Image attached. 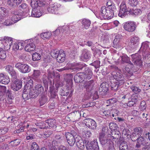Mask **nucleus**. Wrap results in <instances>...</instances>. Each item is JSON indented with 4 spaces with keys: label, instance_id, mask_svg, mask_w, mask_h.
I'll return each instance as SVG.
<instances>
[{
    "label": "nucleus",
    "instance_id": "obj_1",
    "mask_svg": "<svg viewBox=\"0 0 150 150\" xmlns=\"http://www.w3.org/2000/svg\"><path fill=\"white\" fill-rule=\"evenodd\" d=\"M111 75L115 81L111 82V88L112 90L116 91L122 86L125 82V78L123 75L118 72L113 71Z\"/></svg>",
    "mask_w": 150,
    "mask_h": 150
},
{
    "label": "nucleus",
    "instance_id": "obj_2",
    "mask_svg": "<svg viewBox=\"0 0 150 150\" xmlns=\"http://www.w3.org/2000/svg\"><path fill=\"white\" fill-rule=\"evenodd\" d=\"M111 75L115 81L111 82V88L112 90L116 91L122 86L125 82V78L123 75L118 72L113 71Z\"/></svg>",
    "mask_w": 150,
    "mask_h": 150
},
{
    "label": "nucleus",
    "instance_id": "obj_3",
    "mask_svg": "<svg viewBox=\"0 0 150 150\" xmlns=\"http://www.w3.org/2000/svg\"><path fill=\"white\" fill-rule=\"evenodd\" d=\"M116 11L105 6H102L100 10V15L104 18L110 19L114 17Z\"/></svg>",
    "mask_w": 150,
    "mask_h": 150
},
{
    "label": "nucleus",
    "instance_id": "obj_4",
    "mask_svg": "<svg viewBox=\"0 0 150 150\" xmlns=\"http://www.w3.org/2000/svg\"><path fill=\"white\" fill-rule=\"evenodd\" d=\"M75 133L74 131H72L71 132H65V135L66 137L67 142L71 146H73L75 142H77L78 143L80 142V140H77V137H75Z\"/></svg>",
    "mask_w": 150,
    "mask_h": 150
},
{
    "label": "nucleus",
    "instance_id": "obj_5",
    "mask_svg": "<svg viewBox=\"0 0 150 150\" xmlns=\"http://www.w3.org/2000/svg\"><path fill=\"white\" fill-rule=\"evenodd\" d=\"M132 58V61L134 65V67L137 66L139 67L142 65V57L141 55L138 53H135L132 54L131 55Z\"/></svg>",
    "mask_w": 150,
    "mask_h": 150
},
{
    "label": "nucleus",
    "instance_id": "obj_6",
    "mask_svg": "<svg viewBox=\"0 0 150 150\" xmlns=\"http://www.w3.org/2000/svg\"><path fill=\"white\" fill-rule=\"evenodd\" d=\"M60 6V4L51 1L49 3L47 10L49 13L55 14Z\"/></svg>",
    "mask_w": 150,
    "mask_h": 150
},
{
    "label": "nucleus",
    "instance_id": "obj_7",
    "mask_svg": "<svg viewBox=\"0 0 150 150\" xmlns=\"http://www.w3.org/2000/svg\"><path fill=\"white\" fill-rule=\"evenodd\" d=\"M15 67L23 73L28 72L30 71V67L28 65L21 63L16 64Z\"/></svg>",
    "mask_w": 150,
    "mask_h": 150
},
{
    "label": "nucleus",
    "instance_id": "obj_8",
    "mask_svg": "<svg viewBox=\"0 0 150 150\" xmlns=\"http://www.w3.org/2000/svg\"><path fill=\"white\" fill-rule=\"evenodd\" d=\"M149 42L148 41H145L142 43L141 46L139 50L140 52H142L143 56L146 57V55L149 54L150 55V48L149 47Z\"/></svg>",
    "mask_w": 150,
    "mask_h": 150
},
{
    "label": "nucleus",
    "instance_id": "obj_9",
    "mask_svg": "<svg viewBox=\"0 0 150 150\" xmlns=\"http://www.w3.org/2000/svg\"><path fill=\"white\" fill-rule=\"evenodd\" d=\"M11 14L12 16L11 17L13 18L14 20H16V22H17L21 19V16L26 17L27 15L23 14V13L20 12V11L18 9H15L11 11Z\"/></svg>",
    "mask_w": 150,
    "mask_h": 150
},
{
    "label": "nucleus",
    "instance_id": "obj_10",
    "mask_svg": "<svg viewBox=\"0 0 150 150\" xmlns=\"http://www.w3.org/2000/svg\"><path fill=\"white\" fill-rule=\"evenodd\" d=\"M124 28L126 30L130 32H133L136 28V24L133 21H128L124 23Z\"/></svg>",
    "mask_w": 150,
    "mask_h": 150
},
{
    "label": "nucleus",
    "instance_id": "obj_11",
    "mask_svg": "<svg viewBox=\"0 0 150 150\" xmlns=\"http://www.w3.org/2000/svg\"><path fill=\"white\" fill-rule=\"evenodd\" d=\"M110 134H109L107 136L109 137V140H112L114 141L115 139H117L120 138V133L119 131L116 129L115 130H111L110 131Z\"/></svg>",
    "mask_w": 150,
    "mask_h": 150
},
{
    "label": "nucleus",
    "instance_id": "obj_12",
    "mask_svg": "<svg viewBox=\"0 0 150 150\" xmlns=\"http://www.w3.org/2000/svg\"><path fill=\"white\" fill-rule=\"evenodd\" d=\"M91 55L90 51L87 49H84L82 51L81 58L83 61H87L91 58Z\"/></svg>",
    "mask_w": 150,
    "mask_h": 150
},
{
    "label": "nucleus",
    "instance_id": "obj_13",
    "mask_svg": "<svg viewBox=\"0 0 150 150\" xmlns=\"http://www.w3.org/2000/svg\"><path fill=\"white\" fill-rule=\"evenodd\" d=\"M87 150H99V149L98 142L96 140H94L90 143L86 145Z\"/></svg>",
    "mask_w": 150,
    "mask_h": 150
},
{
    "label": "nucleus",
    "instance_id": "obj_14",
    "mask_svg": "<svg viewBox=\"0 0 150 150\" xmlns=\"http://www.w3.org/2000/svg\"><path fill=\"white\" fill-rule=\"evenodd\" d=\"M85 125L89 128L92 129H94L97 127V124L93 120L90 118H86L85 120Z\"/></svg>",
    "mask_w": 150,
    "mask_h": 150
},
{
    "label": "nucleus",
    "instance_id": "obj_15",
    "mask_svg": "<svg viewBox=\"0 0 150 150\" xmlns=\"http://www.w3.org/2000/svg\"><path fill=\"white\" fill-rule=\"evenodd\" d=\"M54 139L52 142V146L51 147H55L56 146H57L59 144H60L62 140V137L61 136V134H57L55 135Z\"/></svg>",
    "mask_w": 150,
    "mask_h": 150
},
{
    "label": "nucleus",
    "instance_id": "obj_16",
    "mask_svg": "<svg viewBox=\"0 0 150 150\" xmlns=\"http://www.w3.org/2000/svg\"><path fill=\"white\" fill-rule=\"evenodd\" d=\"M35 45L32 40H29L25 47V50L28 52H30L34 51L35 48Z\"/></svg>",
    "mask_w": 150,
    "mask_h": 150
},
{
    "label": "nucleus",
    "instance_id": "obj_17",
    "mask_svg": "<svg viewBox=\"0 0 150 150\" xmlns=\"http://www.w3.org/2000/svg\"><path fill=\"white\" fill-rule=\"evenodd\" d=\"M108 89V85L106 82H103L100 85L99 91L101 94H105Z\"/></svg>",
    "mask_w": 150,
    "mask_h": 150
},
{
    "label": "nucleus",
    "instance_id": "obj_18",
    "mask_svg": "<svg viewBox=\"0 0 150 150\" xmlns=\"http://www.w3.org/2000/svg\"><path fill=\"white\" fill-rule=\"evenodd\" d=\"M120 59L121 60L122 63H126L129 64L128 66H130V69L134 68V65L130 60V59L127 55H124L122 56H120Z\"/></svg>",
    "mask_w": 150,
    "mask_h": 150
},
{
    "label": "nucleus",
    "instance_id": "obj_19",
    "mask_svg": "<svg viewBox=\"0 0 150 150\" xmlns=\"http://www.w3.org/2000/svg\"><path fill=\"white\" fill-rule=\"evenodd\" d=\"M10 82V79L8 76L3 73L0 74V82L2 83L6 84Z\"/></svg>",
    "mask_w": 150,
    "mask_h": 150
},
{
    "label": "nucleus",
    "instance_id": "obj_20",
    "mask_svg": "<svg viewBox=\"0 0 150 150\" xmlns=\"http://www.w3.org/2000/svg\"><path fill=\"white\" fill-rule=\"evenodd\" d=\"M105 134H104L100 133H99V139L101 144L103 145L106 144H109V143L110 141H112L111 140H108V139L105 137Z\"/></svg>",
    "mask_w": 150,
    "mask_h": 150
},
{
    "label": "nucleus",
    "instance_id": "obj_21",
    "mask_svg": "<svg viewBox=\"0 0 150 150\" xmlns=\"http://www.w3.org/2000/svg\"><path fill=\"white\" fill-rule=\"evenodd\" d=\"M44 0H31V6L34 8L42 6L44 4Z\"/></svg>",
    "mask_w": 150,
    "mask_h": 150
},
{
    "label": "nucleus",
    "instance_id": "obj_22",
    "mask_svg": "<svg viewBox=\"0 0 150 150\" xmlns=\"http://www.w3.org/2000/svg\"><path fill=\"white\" fill-rule=\"evenodd\" d=\"M22 84L20 81H16L11 84V88L13 91H18L21 88Z\"/></svg>",
    "mask_w": 150,
    "mask_h": 150
},
{
    "label": "nucleus",
    "instance_id": "obj_23",
    "mask_svg": "<svg viewBox=\"0 0 150 150\" xmlns=\"http://www.w3.org/2000/svg\"><path fill=\"white\" fill-rule=\"evenodd\" d=\"M94 85L93 80L87 81L85 84V88L87 92H89L93 89Z\"/></svg>",
    "mask_w": 150,
    "mask_h": 150
},
{
    "label": "nucleus",
    "instance_id": "obj_24",
    "mask_svg": "<svg viewBox=\"0 0 150 150\" xmlns=\"http://www.w3.org/2000/svg\"><path fill=\"white\" fill-rule=\"evenodd\" d=\"M74 80L75 82L79 83L84 81L83 73L80 72L78 73L74 77Z\"/></svg>",
    "mask_w": 150,
    "mask_h": 150
},
{
    "label": "nucleus",
    "instance_id": "obj_25",
    "mask_svg": "<svg viewBox=\"0 0 150 150\" xmlns=\"http://www.w3.org/2000/svg\"><path fill=\"white\" fill-rule=\"evenodd\" d=\"M57 89L54 88L52 85L50 86V96L51 98H55L57 96Z\"/></svg>",
    "mask_w": 150,
    "mask_h": 150
},
{
    "label": "nucleus",
    "instance_id": "obj_26",
    "mask_svg": "<svg viewBox=\"0 0 150 150\" xmlns=\"http://www.w3.org/2000/svg\"><path fill=\"white\" fill-rule=\"evenodd\" d=\"M122 38L121 35H117L115 37V38L113 41V44L112 46L113 47L117 48L119 47V42Z\"/></svg>",
    "mask_w": 150,
    "mask_h": 150
},
{
    "label": "nucleus",
    "instance_id": "obj_27",
    "mask_svg": "<svg viewBox=\"0 0 150 150\" xmlns=\"http://www.w3.org/2000/svg\"><path fill=\"white\" fill-rule=\"evenodd\" d=\"M42 15L41 11L36 8H34L33 9L31 13V16L34 17H39Z\"/></svg>",
    "mask_w": 150,
    "mask_h": 150
},
{
    "label": "nucleus",
    "instance_id": "obj_28",
    "mask_svg": "<svg viewBox=\"0 0 150 150\" xmlns=\"http://www.w3.org/2000/svg\"><path fill=\"white\" fill-rule=\"evenodd\" d=\"M85 71L83 72L84 79H90L92 76V73L91 70L88 68H85Z\"/></svg>",
    "mask_w": 150,
    "mask_h": 150
},
{
    "label": "nucleus",
    "instance_id": "obj_29",
    "mask_svg": "<svg viewBox=\"0 0 150 150\" xmlns=\"http://www.w3.org/2000/svg\"><path fill=\"white\" fill-rule=\"evenodd\" d=\"M64 52L62 50H59V54L56 58L57 61L59 63L62 62L65 59V54Z\"/></svg>",
    "mask_w": 150,
    "mask_h": 150
},
{
    "label": "nucleus",
    "instance_id": "obj_30",
    "mask_svg": "<svg viewBox=\"0 0 150 150\" xmlns=\"http://www.w3.org/2000/svg\"><path fill=\"white\" fill-rule=\"evenodd\" d=\"M19 8H21V12L23 13V14L28 16V13L29 12V8L27 5L25 3H23L19 6Z\"/></svg>",
    "mask_w": 150,
    "mask_h": 150
},
{
    "label": "nucleus",
    "instance_id": "obj_31",
    "mask_svg": "<svg viewBox=\"0 0 150 150\" xmlns=\"http://www.w3.org/2000/svg\"><path fill=\"white\" fill-rule=\"evenodd\" d=\"M130 10H129L120 8L118 15L119 16L123 18L125 17L128 14H130Z\"/></svg>",
    "mask_w": 150,
    "mask_h": 150
},
{
    "label": "nucleus",
    "instance_id": "obj_32",
    "mask_svg": "<svg viewBox=\"0 0 150 150\" xmlns=\"http://www.w3.org/2000/svg\"><path fill=\"white\" fill-rule=\"evenodd\" d=\"M45 123L46 124L47 126L48 125V127H56V120L54 119H49L46 120L45 121Z\"/></svg>",
    "mask_w": 150,
    "mask_h": 150
},
{
    "label": "nucleus",
    "instance_id": "obj_33",
    "mask_svg": "<svg viewBox=\"0 0 150 150\" xmlns=\"http://www.w3.org/2000/svg\"><path fill=\"white\" fill-rule=\"evenodd\" d=\"M5 69L12 77L13 78L15 77L16 76V73L11 66L9 65L7 66L5 68Z\"/></svg>",
    "mask_w": 150,
    "mask_h": 150
},
{
    "label": "nucleus",
    "instance_id": "obj_34",
    "mask_svg": "<svg viewBox=\"0 0 150 150\" xmlns=\"http://www.w3.org/2000/svg\"><path fill=\"white\" fill-rule=\"evenodd\" d=\"M48 100V98L47 95H42L40 98L39 102L41 106L43 105L47 102Z\"/></svg>",
    "mask_w": 150,
    "mask_h": 150
},
{
    "label": "nucleus",
    "instance_id": "obj_35",
    "mask_svg": "<svg viewBox=\"0 0 150 150\" xmlns=\"http://www.w3.org/2000/svg\"><path fill=\"white\" fill-rule=\"evenodd\" d=\"M139 38L137 36H134L132 37L130 40L131 43L133 45L137 46L139 43Z\"/></svg>",
    "mask_w": 150,
    "mask_h": 150
},
{
    "label": "nucleus",
    "instance_id": "obj_36",
    "mask_svg": "<svg viewBox=\"0 0 150 150\" xmlns=\"http://www.w3.org/2000/svg\"><path fill=\"white\" fill-rule=\"evenodd\" d=\"M35 125L38 127L40 129H45L48 128V126H47L45 122H39L35 123Z\"/></svg>",
    "mask_w": 150,
    "mask_h": 150
},
{
    "label": "nucleus",
    "instance_id": "obj_37",
    "mask_svg": "<svg viewBox=\"0 0 150 150\" xmlns=\"http://www.w3.org/2000/svg\"><path fill=\"white\" fill-rule=\"evenodd\" d=\"M82 24L84 27L86 29L88 28L90 26L91 22L88 19H83L82 21Z\"/></svg>",
    "mask_w": 150,
    "mask_h": 150
},
{
    "label": "nucleus",
    "instance_id": "obj_38",
    "mask_svg": "<svg viewBox=\"0 0 150 150\" xmlns=\"http://www.w3.org/2000/svg\"><path fill=\"white\" fill-rule=\"evenodd\" d=\"M29 95L30 97L32 98H35L38 95V93H37L34 88H31L30 90Z\"/></svg>",
    "mask_w": 150,
    "mask_h": 150
},
{
    "label": "nucleus",
    "instance_id": "obj_39",
    "mask_svg": "<svg viewBox=\"0 0 150 150\" xmlns=\"http://www.w3.org/2000/svg\"><path fill=\"white\" fill-rule=\"evenodd\" d=\"M106 7L112 9L113 11L116 10L115 6L114 3L110 0L107 1Z\"/></svg>",
    "mask_w": 150,
    "mask_h": 150
},
{
    "label": "nucleus",
    "instance_id": "obj_40",
    "mask_svg": "<svg viewBox=\"0 0 150 150\" xmlns=\"http://www.w3.org/2000/svg\"><path fill=\"white\" fill-rule=\"evenodd\" d=\"M38 94L43 92L44 91V88L42 86L41 84H37L34 88Z\"/></svg>",
    "mask_w": 150,
    "mask_h": 150
},
{
    "label": "nucleus",
    "instance_id": "obj_41",
    "mask_svg": "<svg viewBox=\"0 0 150 150\" xmlns=\"http://www.w3.org/2000/svg\"><path fill=\"white\" fill-rule=\"evenodd\" d=\"M23 46H22L21 43H14L12 46L13 50L16 51L18 50H21L23 48Z\"/></svg>",
    "mask_w": 150,
    "mask_h": 150
},
{
    "label": "nucleus",
    "instance_id": "obj_42",
    "mask_svg": "<svg viewBox=\"0 0 150 150\" xmlns=\"http://www.w3.org/2000/svg\"><path fill=\"white\" fill-rule=\"evenodd\" d=\"M130 14L134 15L135 16L139 15L142 13V11L139 9H137L135 10L130 9Z\"/></svg>",
    "mask_w": 150,
    "mask_h": 150
},
{
    "label": "nucleus",
    "instance_id": "obj_43",
    "mask_svg": "<svg viewBox=\"0 0 150 150\" xmlns=\"http://www.w3.org/2000/svg\"><path fill=\"white\" fill-rule=\"evenodd\" d=\"M6 3L9 6L12 8H14L18 6L15 0H7Z\"/></svg>",
    "mask_w": 150,
    "mask_h": 150
},
{
    "label": "nucleus",
    "instance_id": "obj_44",
    "mask_svg": "<svg viewBox=\"0 0 150 150\" xmlns=\"http://www.w3.org/2000/svg\"><path fill=\"white\" fill-rule=\"evenodd\" d=\"M134 132L138 136H141L143 132V129L139 127H137L134 129Z\"/></svg>",
    "mask_w": 150,
    "mask_h": 150
},
{
    "label": "nucleus",
    "instance_id": "obj_45",
    "mask_svg": "<svg viewBox=\"0 0 150 150\" xmlns=\"http://www.w3.org/2000/svg\"><path fill=\"white\" fill-rule=\"evenodd\" d=\"M51 35V33L50 31L47 32L43 33L40 34V37L41 38L45 39V38L48 39L50 38Z\"/></svg>",
    "mask_w": 150,
    "mask_h": 150
},
{
    "label": "nucleus",
    "instance_id": "obj_46",
    "mask_svg": "<svg viewBox=\"0 0 150 150\" xmlns=\"http://www.w3.org/2000/svg\"><path fill=\"white\" fill-rule=\"evenodd\" d=\"M16 21H16L13 18L11 17V19H8L6 20L4 23V24L8 26L17 22Z\"/></svg>",
    "mask_w": 150,
    "mask_h": 150
},
{
    "label": "nucleus",
    "instance_id": "obj_47",
    "mask_svg": "<svg viewBox=\"0 0 150 150\" xmlns=\"http://www.w3.org/2000/svg\"><path fill=\"white\" fill-rule=\"evenodd\" d=\"M41 58L40 54L38 53H34L32 55V59L33 61H38L40 60Z\"/></svg>",
    "mask_w": 150,
    "mask_h": 150
},
{
    "label": "nucleus",
    "instance_id": "obj_48",
    "mask_svg": "<svg viewBox=\"0 0 150 150\" xmlns=\"http://www.w3.org/2000/svg\"><path fill=\"white\" fill-rule=\"evenodd\" d=\"M8 11L6 8L4 7H0V16L4 17L7 15Z\"/></svg>",
    "mask_w": 150,
    "mask_h": 150
},
{
    "label": "nucleus",
    "instance_id": "obj_49",
    "mask_svg": "<svg viewBox=\"0 0 150 150\" xmlns=\"http://www.w3.org/2000/svg\"><path fill=\"white\" fill-rule=\"evenodd\" d=\"M120 150H128V148L126 143L122 142L119 146Z\"/></svg>",
    "mask_w": 150,
    "mask_h": 150
},
{
    "label": "nucleus",
    "instance_id": "obj_50",
    "mask_svg": "<svg viewBox=\"0 0 150 150\" xmlns=\"http://www.w3.org/2000/svg\"><path fill=\"white\" fill-rule=\"evenodd\" d=\"M146 108V103L144 100H143L140 103L139 109L141 111L145 110Z\"/></svg>",
    "mask_w": 150,
    "mask_h": 150
},
{
    "label": "nucleus",
    "instance_id": "obj_51",
    "mask_svg": "<svg viewBox=\"0 0 150 150\" xmlns=\"http://www.w3.org/2000/svg\"><path fill=\"white\" fill-rule=\"evenodd\" d=\"M30 150H40L39 147L36 142H34L32 143Z\"/></svg>",
    "mask_w": 150,
    "mask_h": 150
},
{
    "label": "nucleus",
    "instance_id": "obj_52",
    "mask_svg": "<svg viewBox=\"0 0 150 150\" xmlns=\"http://www.w3.org/2000/svg\"><path fill=\"white\" fill-rule=\"evenodd\" d=\"M138 4L137 0H129L128 4L132 6H135Z\"/></svg>",
    "mask_w": 150,
    "mask_h": 150
},
{
    "label": "nucleus",
    "instance_id": "obj_53",
    "mask_svg": "<svg viewBox=\"0 0 150 150\" xmlns=\"http://www.w3.org/2000/svg\"><path fill=\"white\" fill-rule=\"evenodd\" d=\"M48 78L49 79L50 78L53 79V84H54V77L55 73L53 71H48Z\"/></svg>",
    "mask_w": 150,
    "mask_h": 150
},
{
    "label": "nucleus",
    "instance_id": "obj_54",
    "mask_svg": "<svg viewBox=\"0 0 150 150\" xmlns=\"http://www.w3.org/2000/svg\"><path fill=\"white\" fill-rule=\"evenodd\" d=\"M137 141V142L140 143L141 144L144 145L145 144H146V142H145L144 138L142 136L140 137L139 136Z\"/></svg>",
    "mask_w": 150,
    "mask_h": 150
},
{
    "label": "nucleus",
    "instance_id": "obj_55",
    "mask_svg": "<svg viewBox=\"0 0 150 150\" xmlns=\"http://www.w3.org/2000/svg\"><path fill=\"white\" fill-rule=\"evenodd\" d=\"M130 88L132 91L135 93H137L141 91L140 89L134 86H131Z\"/></svg>",
    "mask_w": 150,
    "mask_h": 150
},
{
    "label": "nucleus",
    "instance_id": "obj_56",
    "mask_svg": "<svg viewBox=\"0 0 150 150\" xmlns=\"http://www.w3.org/2000/svg\"><path fill=\"white\" fill-rule=\"evenodd\" d=\"M109 127L110 129L111 130H116L118 128V127L116 123H110L109 124Z\"/></svg>",
    "mask_w": 150,
    "mask_h": 150
},
{
    "label": "nucleus",
    "instance_id": "obj_57",
    "mask_svg": "<svg viewBox=\"0 0 150 150\" xmlns=\"http://www.w3.org/2000/svg\"><path fill=\"white\" fill-rule=\"evenodd\" d=\"M117 101V100L115 98H113L107 100V103L108 104V105H107V106L116 103Z\"/></svg>",
    "mask_w": 150,
    "mask_h": 150
},
{
    "label": "nucleus",
    "instance_id": "obj_58",
    "mask_svg": "<svg viewBox=\"0 0 150 150\" xmlns=\"http://www.w3.org/2000/svg\"><path fill=\"white\" fill-rule=\"evenodd\" d=\"M108 147L107 150H115L114 147V144L112 141H110L109 143V144H105Z\"/></svg>",
    "mask_w": 150,
    "mask_h": 150
},
{
    "label": "nucleus",
    "instance_id": "obj_59",
    "mask_svg": "<svg viewBox=\"0 0 150 150\" xmlns=\"http://www.w3.org/2000/svg\"><path fill=\"white\" fill-rule=\"evenodd\" d=\"M130 137L132 141L135 142L137 140L139 136L133 132L130 135Z\"/></svg>",
    "mask_w": 150,
    "mask_h": 150
},
{
    "label": "nucleus",
    "instance_id": "obj_60",
    "mask_svg": "<svg viewBox=\"0 0 150 150\" xmlns=\"http://www.w3.org/2000/svg\"><path fill=\"white\" fill-rule=\"evenodd\" d=\"M138 96L135 94H133L131 96L130 100L136 103L137 101Z\"/></svg>",
    "mask_w": 150,
    "mask_h": 150
},
{
    "label": "nucleus",
    "instance_id": "obj_61",
    "mask_svg": "<svg viewBox=\"0 0 150 150\" xmlns=\"http://www.w3.org/2000/svg\"><path fill=\"white\" fill-rule=\"evenodd\" d=\"M4 40L6 41V42L10 45V46H11L13 41V40L12 38L9 37H4Z\"/></svg>",
    "mask_w": 150,
    "mask_h": 150
},
{
    "label": "nucleus",
    "instance_id": "obj_62",
    "mask_svg": "<svg viewBox=\"0 0 150 150\" xmlns=\"http://www.w3.org/2000/svg\"><path fill=\"white\" fill-rule=\"evenodd\" d=\"M74 115H75V119L76 120L79 119L81 115V112L79 111H74L73 113Z\"/></svg>",
    "mask_w": 150,
    "mask_h": 150
},
{
    "label": "nucleus",
    "instance_id": "obj_63",
    "mask_svg": "<svg viewBox=\"0 0 150 150\" xmlns=\"http://www.w3.org/2000/svg\"><path fill=\"white\" fill-rule=\"evenodd\" d=\"M21 142V140L19 139H17L14 140L13 141H12L10 142V143L13 146H17Z\"/></svg>",
    "mask_w": 150,
    "mask_h": 150
},
{
    "label": "nucleus",
    "instance_id": "obj_64",
    "mask_svg": "<svg viewBox=\"0 0 150 150\" xmlns=\"http://www.w3.org/2000/svg\"><path fill=\"white\" fill-rule=\"evenodd\" d=\"M41 72L39 70H34L33 73L32 74V76L35 78H37L40 75Z\"/></svg>",
    "mask_w": 150,
    "mask_h": 150
}]
</instances>
